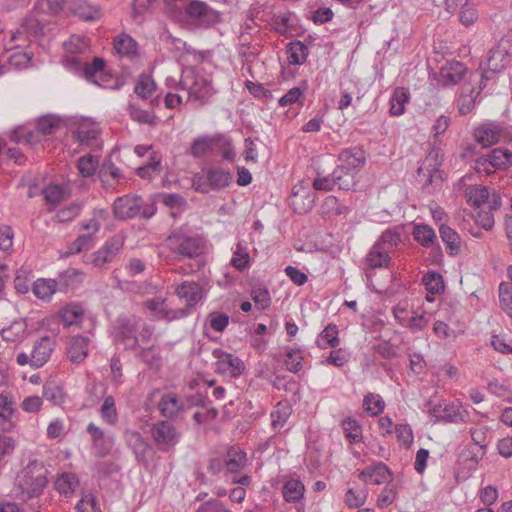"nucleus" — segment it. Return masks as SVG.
Instances as JSON below:
<instances>
[{
    "label": "nucleus",
    "instance_id": "f257e3e1",
    "mask_svg": "<svg viewBox=\"0 0 512 512\" xmlns=\"http://www.w3.org/2000/svg\"><path fill=\"white\" fill-rule=\"evenodd\" d=\"M48 469L40 460H30L17 474L15 485L17 496L23 501L38 498L48 484Z\"/></svg>",
    "mask_w": 512,
    "mask_h": 512
},
{
    "label": "nucleus",
    "instance_id": "f03ea898",
    "mask_svg": "<svg viewBox=\"0 0 512 512\" xmlns=\"http://www.w3.org/2000/svg\"><path fill=\"white\" fill-rule=\"evenodd\" d=\"M366 159V151L361 146L347 147L339 152L340 164L334 169L339 189L349 191L355 187L356 175L366 164Z\"/></svg>",
    "mask_w": 512,
    "mask_h": 512
},
{
    "label": "nucleus",
    "instance_id": "7ed1b4c3",
    "mask_svg": "<svg viewBox=\"0 0 512 512\" xmlns=\"http://www.w3.org/2000/svg\"><path fill=\"white\" fill-rule=\"evenodd\" d=\"M65 66L75 72H81L90 83L106 88L112 76L106 71V61L95 57L91 63H83L79 55L66 54Z\"/></svg>",
    "mask_w": 512,
    "mask_h": 512
},
{
    "label": "nucleus",
    "instance_id": "20e7f679",
    "mask_svg": "<svg viewBox=\"0 0 512 512\" xmlns=\"http://www.w3.org/2000/svg\"><path fill=\"white\" fill-rule=\"evenodd\" d=\"M170 251L177 258L194 259L203 253L205 241L199 235H189L182 230H174L167 238Z\"/></svg>",
    "mask_w": 512,
    "mask_h": 512
},
{
    "label": "nucleus",
    "instance_id": "39448f33",
    "mask_svg": "<svg viewBox=\"0 0 512 512\" xmlns=\"http://www.w3.org/2000/svg\"><path fill=\"white\" fill-rule=\"evenodd\" d=\"M139 318L136 316L119 315L112 325V340L121 344L126 350L135 351L139 346Z\"/></svg>",
    "mask_w": 512,
    "mask_h": 512
},
{
    "label": "nucleus",
    "instance_id": "423d86ee",
    "mask_svg": "<svg viewBox=\"0 0 512 512\" xmlns=\"http://www.w3.org/2000/svg\"><path fill=\"white\" fill-rule=\"evenodd\" d=\"M185 15L195 26L210 28L221 21L220 13L200 0H188L184 7Z\"/></svg>",
    "mask_w": 512,
    "mask_h": 512
},
{
    "label": "nucleus",
    "instance_id": "0eeeda50",
    "mask_svg": "<svg viewBox=\"0 0 512 512\" xmlns=\"http://www.w3.org/2000/svg\"><path fill=\"white\" fill-rule=\"evenodd\" d=\"M151 437L159 451L167 453L180 442L182 433L169 420H159L150 428Z\"/></svg>",
    "mask_w": 512,
    "mask_h": 512
},
{
    "label": "nucleus",
    "instance_id": "6e6552de",
    "mask_svg": "<svg viewBox=\"0 0 512 512\" xmlns=\"http://www.w3.org/2000/svg\"><path fill=\"white\" fill-rule=\"evenodd\" d=\"M157 408L160 415L169 421L183 419L187 412L185 401L174 392L163 393L158 401Z\"/></svg>",
    "mask_w": 512,
    "mask_h": 512
},
{
    "label": "nucleus",
    "instance_id": "1a4fd4ad",
    "mask_svg": "<svg viewBox=\"0 0 512 512\" xmlns=\"http://www.w3.org/2000/svg\"><path fill=\"white\" fill-rule=\"evenodd\" d=\"M212 355L216 359L215 371L219 374L238 377L245 370L244 362L232 353L217 348L213 350Z\"/></svg>",
    "mask_w": 512,
    "mask_h": 512
},
{
    "label": "nucleus",
    "instance_id": "9d476101",
    "mask_svg": "<svg viewBox=\"0 0 512 512\" xmlns=\"http://www.w3.org/2000/svg\"><path fill=\"white\" fill-rule=\"evenodd\" d=\"M113 214L118 220H127L140 215L141 197L138 195H124L115 199Z\"/></svg>",
    "mask_w": 512,
    "mask_h": 512
},
{
    "label": "nucleus",
    "instance_id": "9b49d317",
    "mask_svg": "<svg viewBox=\"0 0 512 512\" xmlns=\"http://www.w3.org/2000/svg\"><path fill=\"white\" fill-rule=\"evenodd\" d=\"M125 440L128 447L132 450L136 461L139 464H148V453L152 450V445L135 430H127L125 432Z\"/></svg>",
    "mask_w": 512,
    "mask_h": 512
},
{
    "label": "nucleus",
    "instance_id": "f8f14e48",
    "mask_svg": "<svg viewBox=\"0 0 512 512\" xmlns=\"http://www.w3.org/2000/svg\"><path fill=\"white\" fill-rule=\"evenodd\" d=\"M54 348L55 342L50 336H44L37 340L31 352V367L40 368L44 366L49 360Z\"/></svg>",
    "mask_w": 512,
    "mask_h": 512
},
{
    "label": "nucleus",
    "instance_id": "ddd939ff",
    "mask_svg": "<svg viewBox=\"0 0 512 512\" xmlns=\"http://www.w3.org/2000/svg\"><path fill=\"white\" fill-rule=\"evenodd\" d=\"M359 479L365 483L380 485L392 480V471L383 462L367 466L359 473Z\"/></svg>",
    "mask_w": 512,
    "mask_h": 512
},
{
    "label": "nucleus",
    "instance_id": "4468645a",
    "mask_svg": "<svg viewBox=\"0 0 512 512\" xmlns=\"http://www.w3.org/2000/svg\"><path fill=\"white\" fill-rule=\"evenodd\" d=\"M123 247V239L119 236H113L107 240L104 245L97 250L93 256V263L97 267H102L118 254Z\"/></svg>",
    "mask_w": 512,
    "mask_h": 512
},
{
    "label": "nucleus",
    "instance_id": "2eb2a0df",
    "mask_svg": "<svg viewBox=\"0 0 512 512\" xmlns=\"http://www.w3.org/2000/svg\"><path fill=\"white\" fill-rule=\"evenodd\" d=\"M215 93L216 90L212 86L211 79L199 75L195 77L194 83L189 89V97L202 104L208 103Z\"/></svg>",
    "mask_w": 512,
    "mask_h": 512
},
{
    "label": "nucleus",
    "instance_id": "dca6fc26",
    "mask_svg": "<svg viewBox=\"0 0 512 512\" xmlns=\"http://www.w3.org/2000/svg\"><path fill=\"white\" fill-rule=\"evenodd\" d=\"M440 165L439 152L433 149L418 168L417 175L418 177H422V172L428 169L431 175H433L434 188L439 189L444 181L443 172L439 169Z\"/></svg>",
    "mask_w": 512,
    "mask_h": 512
},
{
    "label": "nucleus",
    "instance_id": "f3484780",
    "mask_svg": "<svg viewBox=\"0 0 512 512\" xmlns=\"http://www.w3.org/2000/svg\"><path fill=\"white\" fill-rule=\"evenodd\" d=\"M466 73V66L460 61H449L440 69V77L443 86L459 83Z\"/></svg>",
    "mask_w": 512,
    "mask_h": 512
},
{
    "label": "nucleus",
    "instance_id": "a211bd4d",
    "mask_svg": "<svg viewBox=\"0 0 512 512\" xmlns=\"http://www.w3.org/2000/svg\"><path fill=\"white\" fill-rule=\"evenodd\" d=\"M176 294L180 299L187 302L186 307L190 310L202 299V287L197 282L185 281L177 286Z\"/></svg>",
    "mask_w": 512,
    "mask_h": 512
},
{
    "label": "nucleus",
    "instance_id": "6ab92c4d",
    "mask_svg": "<svg viewBox=\"0 0 512 512\" xmlns=\"http://www.w3.org/2000/svg\"><path fill=\"white\" fill-rule=\"evenodd\" d=\"M390 252L374 243L365 257V264L371 269L388 268L391 264Z\"/></svg>",
    "mask_w": 512,
    "mask_h": 512
},
{
    "label": "nucleus",
    "instance_id": "aec40b11",
    "mask_svg": "<svg viewBox=\"0 0 512 512\" xmlns=\"http://www.w3.org/2000/svg\"><path fill=\"white\" fill-rule=\"evenodd\" d=\"M316 194L314 192L302 190V193L293 192L290 197V206L297 214H306L312 210L315 205Z\"/></svg>",
    "mask_w": 512,
    "mask_h": 512
},
{
    "label": "nucleus",
    "instance_id": "412c9836",
    "mask_svg": "<svg viewBox=\"0 0 512 512\" xmlns=\"http://www.w3.org/2000/svg\"><path fill=\"white\" fill-rule=\"evenodd\" d=\"M88 355V338L82 335L74 336L70 339L67 356L74 364L81 363Z\"/></svg>",
    "mask_w": 512,
    "mask_h": 512
},
{
    "label": "nucleus",
    "instance_id": "4be33fe9",
    "mask_svg": "<svg viewBox=\"0 0 512 512\" xmlns=\"http://www.w3.org/2000/svg\"><path fill=\"white\" fill-rule=\"evenodd\" d=\"M213 150H217L226 161L234 162L236 159L233 141L231 137L225 134L215 133L212 135V151Z\"/></svg>",
    "mask_w": 512,
    "mask_h": 512
},
{
    "label": "nucleus",
    "instance_id": "5701e85b",
    "mask_svg": "<svg viewBox=\"0 0 512 512\" xmlns=\"http://www.w3.org/2000/svg\"><path fill=\"white\" fill-rule=\"evenodd\" d=\"M210 188L213 191H220L230 185L233 174L220 167H213L206 170Z\"/></svg>",
    "mask_w": 512,
    "mask_h": 512
},
{
    "label": "nucleus",
    "instance_id": "b1692460",
    "mask_svg": "<svg viewBox=\"0 0 512 512\" xmlns=\"http://www.w3.org/2000/svg\"><path fill=\"white\" fill-rule=\"evenodd\" d=\"M225 471L228 473L239 472L247 462L246 453L238 447H230L223 455Z\"/></svg>",
    "mask_w": 512,
    "mask_h": 512
},
{
    "label": "nucleus",
    "instance_id": "393cba45",
    "mask_svg": "<svg viewBox=\"0 0 512 512\" xmlns=\"http://www.w3.org/2000/svg\"><path fill=\"white\" fill-rule=\"evenodd\" d=\"M57 281L58 291L68 292L74 290L82 282V272L75 268H68L59 273Z\"/></svg>",
    "mask_w": 512,
    "mask_h": 512
},
{
    "label": "nucleus",
    "instance_id": "a878e982",
    "mask_svg": "<svg viewBox=\"0 0 512 512\" xmlns=\"http://www.w3.org/2000/svg\"><path fill=\"white\" fill-rule=\"evenodd\" d=\"M474 137L479 144L487 147L499 141L500 129L493 123H487L475 129Z\"/></svg>",
    "mask_w": 512,
    "mask_h": 512
},
{
    "label": "nucleus",
    "instance_id": "bb28decb",
    "mask_svg": "<svg viewBox=\"0 0 512 512\" xmlns=\"http://www.w3.org/2000/svg\"><path fill=\"white\" fill-rule=\"evenodd\" d=\"M439 233L442 241L446 244L447 253L450 256H456L460 252V236L459 234L446 224H441Z\"/></svg>",
    "mask_w": 512,
    "mask_h": 512
},
{
    "label": "nucleus",
    "instance_id": "cd10ccee",
    "mask_svg": "<svg viewBox=\"0 0 512 512\" xmlns=\"http://www.w3.org/2000/svg\"><path fill=\"white\" fill-rule=\"evenodd\" d=\"M497 58H500V61H503L505 57L500 51H490V55L487 60V69H485L481 74V81L479 84L480 90H483L486 87V82L490 80L494 74L504 69L505 64L496 62Z\"/></svg>",
    "mask_w": 512,
    "mask_h": 512
},
{
    "label": "nucleus",
    "instance_id": "c85d7f7f",
    "mask_svg": "<svg viewBox=\"0 0 512 512\" xmlns=\"http://www.w3.org/2000/svg\"><path fill=\"white\" fill-rule=\"evenodd\" d=\"M338 334L337 325L329 323L317 336L316 345L321 349L336 348L340 344Z\"/></svg>",
    "mask_w": 512,
    "mask_h": 512
},
{
    "label": "nucleus",
    "instance_id": "c756f323",
    "mask_svg": "<svg viewBox=\"0 0 512 512\" xmlns=\"http://www.w3.org/2000/svg\"><path fill=\"white\" fill-rule=\"evenodd\" d=\"M467 203L474 208H481L489 200V189L483 185H471L466 188Z\"/></svg>",
    "mask_w": 512,
    "mask_h": 512
},
{
    "label": "nucleus",
    "instance_id": "7c9ffc66",
    "mask_svg": "<svg viewBox=\"0 0 512 512\" xmlns=\"http://www.w3.org/2000/svg\"><path fill=\"white\" fill-rule=\"evenodd\" d=\"M487 157L490 158L492 170H505L512 166V152L504 148H494Z\"/></svg>",
    "mask_w": 512,
    "mask_h": 512
},
{
    "label": "nucleus",
    "instance_id": "2f4dec72",
    "mask_svg": "<svg viewBox=\"0 0 512 512\" xmlns=\"http://www.w3.org/2000/svg\"><path fill=\"white\" fill-rule=\"evenodd\" d=\"M442 422L466 423L469 421V412L462 410L459 405L444 402Z\"/></svg>",
    "mask_w": 512,
    "mask_h": 512
},
{
    "label": "nucleus",
    "instance_id": "473e14b6",
    "mask_svg": "<svg viewBox=\"0 0 512 512\" xmlns=\"http://www.w3.org/2000/svg\"><path fill=\"white\" fill-rule=\"evenodd\" d=\"M78 486L79 480L74 473H62L55 481V489L65 497H70Z\"/></svg>",
    "mask_w": 512,
    "mask_h": 512
},
{
    "label": "nucleus",
    "instance_id": "72a5a7b5",
    "mask_svg": "<svg viewBox=\"0 0 512 512\" xmlns=\"http://www.w3.org/2000/svg\"><path fill=\"white\" fill-rule=\"evenodd\" d=\"M412 235L416 242L426 248L432 247L437 239L434 229L427 224H416Z\"/></svg>",
    "mask_w": 512,
    "mask_h": 512
},
{
    "label": "nucleus",
    "instance_id": "f704fd0d",
    "mask_svg": "<svg viewBox=\"0 0 512 512\" xmlns=\"http://www.w3.org/2000/svg\"><path fill=\"white\" fill-rule=\"evenodd\" d=\"M410 93L403 87L394 90L390 98V114L392 116H400L405 112V105L409 102Z\"/></svg>",
    "mask_w": 512,
    "mask_h": 512
},
{
    "label": "nucleus",
    "instance_id": "c9c22d12",
    "mask_svg": "<svg viewBox=\"0 0 512 512\" xmlns=\"http://www.w3.org/2000/svg\"><path fill=\"white\" fill-rule=\"evenodd\" d=\"M286 53L290 64L301 65L308 57V47L299 40L291 41L287 44Z\"/></svg>",
    "mask_w": 512,
    "mask_h": 512
},
{
    "label": "nucleus",
    "instance_id": "e433bc0d",
    "mask_svg": "<svg viewBox=\"0 0 512 512\" xmlns=\"http://www.w3.org/2000/svg\"><path fill=\"white\" fill-rule=\"evenodd\" d=\"M305 492L304 484L298 479H289L283 485L282 494L284 499L290 503H296L300 501Z\"/></svg>",
    "mask_w": 512,
    "mask_h": 512
},
{
    "label": "nucleus",
    "instance_id": "4c0bfd02",
    "mask_svg": "<svg viewBox=\"0 0 512 512\" xmlns=\"http://www.w3.org/2000/svg\"><path fill=\"white\" fill-rule=\"evenodd\" d=\"M115 50L122 56L133 58L137 55V42L128 34H121L114 40Z\"/></svg>",
    "mask_w": 512,
    "mask_h": 512
},
{
    "label": "nucleus",
    "instance_id": "58836bf2",
    "mask_svg": "<svg viewBox=\"0 0 512 512\" xmlns=\"http://www.w3.org/2000/svg\"><path fill=\"white\" fill-rule=\"evenodd\" d=\"M27 323L25 319L14 320L8 327L1 330V335L6 341H17L24 337L27 331Z\"/></svg>",
    "mask_w": 512,
    "mask_h": 512
},
{
    "label": "nucleus",
    "instance_id": "ea45409f",
    "mask_svg": "<svg viewBox=\"0 0 512 512\" xmlns=\"http://www.w3.org/2000/svg\"><path fill=\"white\" fill-rule=\"evenodd\" d=\"M63 388L55 381H46L42 388V398L54 405H61L65 401Z\"/></svg>",
    "mask_w": 512,
    "mask_h": 512
},
{
    "label": "nucleus",
    "instance_id": "a19ab883",
    "mask_svg": "<svg viewBox=\"0 0 512 512\" xmlns=\"http://www.w3.org/2000/svg\"><path fill=\"white\" fill-rule=\"evenodd\" d=\"M137 357L146 363L150 368L159 369L161 366V356L158 347L151 345L149 347H139L136 349Z\"/></svg>",
    "mask_w": 512,
    "mask_h": 512
},
{
    "label": "nucleus",
    "instance_id": "79ce46f5",
    "mask_svg": "<svg viewBox=\"0 0 512 512\" xmlns=\"http://www.w3.org/2000/svg\"><path fill=\"white\" fill-rule=\"evenodd\" d=\"M56 291L58 286L55 279H38L33 284V293L42 300L50 299Z\"/></svg>",
    "mask_w": 512,
    "mask_h": 512
},
{
    "label": "nucleus",
    "instance_id": "37998d69",
    "mask_svg": "<svg viewBox=\"0 0 512 512\" xmlns=\"http://www.w3.org/2000/svg\"><path fill=\"white\" fill-rule=\"evenodd\" d=\"M46 23L48 20H45L40 13H35L33 9L31 14L23 20L22 27L30 34L38 36L43 34Z\"/></svg>",
    "mask_w": 512,
    "mask_h": 512
},
{
    "label": "nucleus",
    "instance_id": "c03bdc74",
    "mask_svg": "<svg viewBox=\"0 0 512 512\" xmlns=\"http://www.w3.org/2000/svg\"><path fill=\"white\" fill-rule=\"evenodd\" d=\"M341 426L350 443L361 442L362 427L356 419L347 417L342 421Z\"/></svg>",
    "mask_w": 512,
    "mask_h": 512
},
{
    "label": "nucleus",
    "instance_id": "a18cd8bd",
    "mask_svg": "<svg viewBox=\"0 0 512 512\" xmlns=\"http://www.w3.org/2000/svg\"><path fill=\"white\" fill-rule=\"evenodd\" d=\"M427 291L432 294H440L444 291V279L443 276L436 271H428L422 278Z\"/></svg>",
    "mask_w": 512,
    "mask_h": 512
},
{
    "label": "nucleus",
    "instance_id": "49530a36",
    "mask_svg": "<svg viewBox=\"0 0 512 512\" xmlns=\"http://www.w3.org/2000/svg\"><path fill=\"white\" fill-rule=\"evenodd\" d=\"M100 417L105 423L112 426L118 422V412L115 400L111 395L104 398L100 408Z\"/></svg>",
    "mask_w": 512,
    "mask_h": 512
},
{
    "label": "nucleus",
    "instance_id": "de8ad7c7",
    "mask_svg": "<svg viewBox=\"0 0 512 512\" xmlns=\"http://www.w3.org/2000/svg\"><path fill=\"white\" fill-rule=\"evenodd\" d=\"M401 242V233L398 228L386 229L382 232L379 239L375 242L380 244L381 248L387 249L388 252H392Z\"/></svg>",
    "mask_w": 512,
    "mask_h": 512
},
{
    "label": "nucleus",
    "instance_id": "09e8293b",
    "mask_svg": "<svg viewBox=\"0 0 512 512\" xmlns=\"http://www.w3.org/2000/svg\"><path fill=\"white\" fill-rule=\"evenodd\" d=\"M64 8L63 0H37L34 5L35 13L55 16Z\"/></svg>",
    "mask_w": 512,
    "mask_h": 512
},
{
    "label": "nucleus",
    "instance_id": "8fccbe9b",
    "mask_svg": "<svg viewBox=\"0 0 512 512\" xmlns=\"http://www.w3.org/2000/svg\"><path fill=\"white\" fill-rule=\"evenodd\" d=\"M251 298L260 310H265L271 305V297L266 286L253 285L251 288Z\"/></svg>",
    "mask_w": 512,
    "mask_h": 512
},
{
    "label": "nucleus",
    "instance_id": "3c124183",
    "mask_svg": "<svg viewBox=\"0 0 512 512\" xmlns=\"http://www.w3.org/2000/svg\"><path fill=\"white\" fill-rule=\"evenodd\" d=\"M66 54L81 55L89 48V41L85 37L72 35L67 42L64 43Z\"/></svg>",
    "mask_w": 512,
    "mask_h": 512
},
{
    "label": "nucleus",
    "instance_id": "603ef678",
    "mask_svg": "<svg viewBox=\"0 0 512 512\" xmlns=\"http://www.w3.org/2000/svg\"><path fill=\"white\" fill-rule=\"evenodd\" d=\"M82 317L83 310L77 305H68L60 313L61 322L67 327L78 324Z\"/></svg>",
    "mask_w": 512,
    "mask_h": 512
},
{
    "label": "nucleus",
    "instance_id": "864d4df0",
    "mask_svg": "<svg viewBox=\"0 0 512 512\" xmlns=\"http://www.w3.org/2000/svg\"><path fill=\"white\" fill-rule=\"evenodd\" d=\"M291 412L292 409L288 404H282L279 402L276 405L275 410L271 412L273 429L276 430L282 428L290 417Z\"/></svg>",
    "mask_w": 512,
    "mask_h": 512
},
{
    "label": "nucleus",
    "instance_id": "5fc2aeb1",
    "mask_svg": "<svg viewBox=\"0 0 512 512\" xmlns=\"http://www.w3.org/2000/svg\"><path fill=\"white\" fill-rule=\"evenodd\" d=\"M156 88V84L151 76L142 73L135 85L134 92L141 98L147 99L152 95Z\"/></svg>",
    "mask_w": 512,
    "mask_h": 512
},
{
    "label": "nucleus",
    "instance_id": "6e6d98bb",
    "mask_svg": "<svg viewBox=\"0 0 512 512\" xmlns=\"http://www.w3.org/2000/svg\"><path fill=\"white\" fill-rule=\"evenodd\" d=\"M212 151V135L200 136L193 140L190 147V153L196 158H200Z\"/></svg>",
    "mask_w": 512,
    "mask_h": 512
},
{
    "label": "nucleus",
    "instance_id": "4d7b16f0",
    "mask_svg": "<svg viewBox=\"0 0 512 512\" xmlns=\"http://www.w3.org/2000/svg\"><path fill=\"white\" fill-rule=\"evenodd\" d=\"M128 112L130 117L138 123L149 125H154L156 123V116L153 113L143 110L133 103L129 104Z\"/></svg>",
    "mask_w": 512,
    "mask_h": 512
},
{
    "label": "nucleus",
    "instance_id": "13d9d810",
    "mask_svg": "<svg viewBox=\"0 0 512 512\" xmlns=\"http://www.w3.org/2000/svg\"><path fill=\"white\" fill-rule=\"evenodd\" d=\"M397 484L390 480L378 496L377 505L380 508L388 507L397 498Z\"/></svg>",
    "mask_w": 512,
    "mask_h": 512
},
{
    "label": "nucleus",
    "instance_id": "bf43d9fd",
    "mask_svg": "<svg viewBox=\"0 0 512 512\" xmlns=\"http://www.w3.org/2000/svg\"><path fill=\"white\" fill-rule=\"evenodd\" d=\"M60 121L52 115L40 117L36 124V131L42 135H51L59 127Z\"/></svg>",
    "mask_w": 512,
    "mask_h": 512
},
{
    "label": "nucleus",
    "instance_id": "052dcab7",
    "mask_svg": "<svg viewBox=\"0 0 512 512\" xmlns=\"http://www.w3.org/2000/svg\"><path fill=\"white\" fill-rule=\"evenodd\" d=\"M499 299L503 311L512 318V286L509 283H500Z\"/></svg>",
    "mask_w": 512,
    "mask_h": 512
},
{
    "label": "nucleus",
    "instance_id": "680f3d73",
    "mask_svg": "<svg viewBox=\"0 0 512 512\" xmlns=\"http://www.w3.org/2000/svg\"><path fill=\"white\" fill-rule=\"evenodd\" d=\"M74 13L85 21H93L99 17V10L85 1L74 3Z\"/></svg>",
    "mask_w": 512,
    "mask_h": 512
},
{
    "label": "nucleus",
    "instance_id": "e2e57ef3",
    "mask_svg": "<svg viewBox=\"0 0 512 512\" xmlns=\"http://www.w3.org/2000/svg\"><path fill=\"white\" fill-rule=\"evenodd\" d=\"M98 159L93 155H85L78 159V169L79 173L87 178L94 175L97 167H98Z\"/></svg>",
    "mask_w": 512,
    "mask_h": 512
},
{
    "label": "nucleus",
    "instance_id": "0e129e2a",
    "mask_svg": "<svg viewBox=\"0 0 512 512\" xmlns=\"http://www.w3.org/2000/svg\"><path fill=\"white\" fill-rule=\"evenodd\" d=\"M230 317L225 312H211L207 317L209 326L216 332L222 333L229 324Z\"/></svg>",
    "mask_w": 512,
    "mask_h": 512
},
{
    "label": "nucleus",
    "instance_id": "69168bd1",
    "mask_svg": "<svg viewBox=\"0 0 512 512\" xmlns=\"http://www.w3.org/2000/svg\"><path fill=\"white\" fill-rule=\"evenodd\" d=\"M363 406L371 415L377 416L383 412L385 403L379 395L375 396L373 393H369L364 397Z\"/></svg>",
    "mask_w": 512,
    "mask_h": 512
},
{
    "label": "nucleus",
    "instance_id": "338daca9",
    "mask_svg": "<svg viewBox=\"0 0 512 512\" xmlns=\"http://www.w3.org/2000/svg\"><path fill=\"white\" fill-rule=\"evenodd\" d=\"M373 351L383 359H393L398 356L397 348L389 340H383L372 347Z\"/></svg>",
    "mask_w": 512,
    "mask_h": 512
},
{
    "label": "nucleus",
    "instance_id": "774afa93",
    "mask_svg": "<svg viewBox=\"0 0 512 512\" xmlns=\"http://www.w3.org/2000/svg\"><path fill=\"white\" fill-rule=\"evenodd\" d=\"M98 131L94 128L86 129L84 127H79L77 131L74 132V138L81 144L90 146L94 141L97 140Z\"/></svg>",
    "mask_w": 512,
    "mask_h": 512
}]
</instances>
